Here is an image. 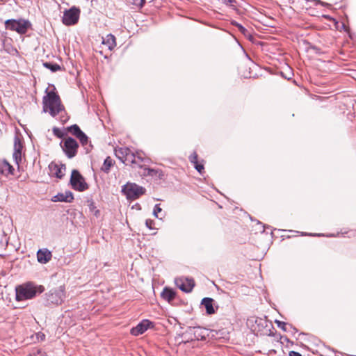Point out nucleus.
<instances>
[{"mask_svg":"<svg viewBox=\"0 0 356 356\" xmlns=\"http://www.w3.org/2000/svg\"><path fill=\"white\" fill-rule=\"evenodd\" d=\"M43 111L49 113L52 117L64 111V106L61 104L59 96L54 91L47 92L42 99Z\"/></svg>","mask_w":356,"mask_h":356,"instance_id":"f257e3e1","label":"nucleus"},{"mask_svg":"<svg viewBox=\"0 0 356 356\" xmlns=\"http://www.w3.org/2000/svg\"><path fill=\"white\" fill-rule=\"evenodd\" d=\"M44 289V288L42 285L35 286L32 283H27L16 289V299L18 301L31 299L37 293H42Z\"/></svg>","mask_w":356,"mask_h":356,"instance_id":"f03ea898","label":"nucleus"},{"mask_svg":"<svg viewBox=\"0 0 356 356\" xmlns=\"http://www.w3.org/2000/svg\"><path fill=\"white\" fill-rule=\"evenodd\" d=\"M65 298V287L60 286L49 290L44 294V300L47 305H61Z\"/></svg>","mask_w":356,"mask_h":356,"instance_id":"7ed1b4c3","label":"nucleus"},{"mask_svg":"<svg viewBox=\"0 0 356 356\" xmlns=\"http://www.w3.org/2000/svg\"><path fill=\"white\" fill-rule=\"evenodd\" d=\"M146 190L144 187L140 186L135 183H127L124 185L122 192L126 195L127 198L130 200H134L139 198L145 194Z\"/></svg>","mask_w":356,"mask_h":356,"instance_id":"20e7f679","label":"nucleus"},{"mask_svg":"<svg viewBox=\"0 0 356 356\" xmlns=\"http://www.w3.org/2000/svg\"><path fill=\"white\" fill-rule=\"evenodd\" d=\"M70 184L73 189L78 191H84L88 188L83 177L76 170H73L70 177Z\"/></svg>","mask_w":356,"mask_h":356,"instance_id":"39448f33","label":"nucleus"},{"mask_svg":"<svg viewBox=\"0 0 356 356\" xmlns=\"http://www.w3.org/2000/svg\"><path fill=\"white\" fill-rule=\"evenodd\" d=\"M61 147L69 159L74 157L77 153L79 144L75 139L68 137L60 143Z\"/></svg>","mask_w":356,"mask_h":356,"instance_id":"423d86ee","label":"nucleus"},{"mask_svg":"<svg viewBox=\"0 0 356 356\" xmlns=\"http://www.w3.org/2000/svg\"><path fill=\"white\" fill-rule=\"evenodd\" d=\"M80 13V9L75 6L65 10L62 19L63 23L67 26L76 24L79 21Z\"/></svg>","mask_w":356,"mask_h":356,"instance_id":"0eeeda50","label":"nucleus"},{"mask_svg":"<svg viewBox=\"0 0 356 356\" xmlns=\"http://www.w3.org/2000/svg\"><path fill=\"white\" fill-rule=\"evenodd\" d=\"M5 25L7 29L15 31L20 34H24L27 31L29 23L25 20L8 19Z\"/></svg>","mask_w":356,"mask_h":356,"instance_id":"6e6552de","label":"nucleus"},{"mask_svg":"<svg viewBox=\"0 0 356 356\" xmlns=\"http://www.w3.org/2000/svg\"><path fill=\"white\" fill-rule=\"evenodd\" d=\"M175 284L182 291L189 293L192 291L195 282L191 278L188 277H179L175 280Z\"/></svg>","mask_w":356,"mask_h":356,"instance_id":"1a4fd4ad","label":"nucleus"},{"mask_svg":"<svg viewBox=\"0 0 356 356\" xmlns=\"http://www.w3.org/2000/svg\"><path fill=\"white\" fill-rule=\"evenodd\" d=\"M23 147L24 146L22 139L18 136H16L14 139L13 158L17 165H19L22 161Z\"/></svg>","mask_w":356,"mask_h":356,"instance_id":"9d476101","label":"nucleus"},{"mask_svg":"<svg viewBox=\"0 0 356 356\" xmlns=\"http://www.w3.org/2000/svg\"><path fill=\"white\" fill-rule=\"evenodd\" d=\"M151 326H152V323L150 321L147 319L143 320L131 330V334L134 336H138L143 334Z\"/></svg>","mask_w":356,"mask_h":356,"instance_id":"9b49d317","label":"nucleus"},{"mask_svg":"<svg viewBox=\"0 0 356 356\" xmlns=\"http://www.w3.org/2000/svg\"><path fill=\"white\" fill-rule=\"evenodd\" d=\"M52 257V254L49 250L44 248L40 249L37 252L38 261L40 264L48 263Z\"/></svg>","mask_w":356,"mask_h":356,"instance_id":"f8f14e48","label":"nucleus"},{"mask_svg":"<svg viewBox=\"0 0 356 356\" xmlns=\"http://www.w3.org/2000/svg\"><path fill=\"white\" fill-rule=\"evenodd\" d=\"M49 169L52 175L57 178L61 179L65 175V166L51 163L49 165Z\"/></svg>","mask_w":356,"mask_h":356,"instance_id":"ddd939ff","label":"nucleus"},{"mask_svg":"<svg viewBox=\"0 0 356 356\" xmlns=\"http://www.w3.org/2000/svg\"><path fill=\"white\" fill-rule=\"evenodd\" d=\"M73 200L74 196L72 193L70 191L58 193L52 198V201L54 202H72Z\"/></svg>","mask_w":356,"mask_h":356,"instance_id":"4468645a","label":"nucleus"},{"mask_svg":"<svg viewBox=\"0 0 356 356\" xmlns=\"http://www.w3.org/2000/svg\"><path fill=\"white\" fill-rule=\"evenodd\" d=\"M122 152H124L125 154V158L123 161V163H136V159L142 161V159L139 155L136 156L134 152L131 151L130 149L127 147H124Z\"/></svg>","mask_w":356,"mask_h":356,"instance_id":"2eb2a0df","label":"nucleus"},{"mask_svg":"<svg viewBox=\"0 0 356 356\" xmlns=\"http://www.w3.org/2000/svg\"><path fill=\"white\" fill-rule=\"evenodd\" d=\"M213 302V300L211 298H204L202 300L201 305L205 308L208 314H213L216 312Z\"/></svg>","mask_w":356,"mask_h":356,"instance_id":"dca6fc26","label":"nucleus"},{"mask_svg":"<svg viewBox=\"0 0 356 356\" xmlns=\"http://www.w3.org/2000/svg\"><path fill=\"white\" fill-rule=\"evenodd\" d=\"M102 44L106 45L110 50H112L116 46L115 36L112 34H108L105 38H103Z\"/></svg>","mask_w":356,"mask_h":356,"instance_id":"f3484780","label":"nucleus"},{"mask_svg":"<svg viewBox=\"0 0 356 356\" xmlns=\"http://www.w3.org/2000/svg\"><path fill=\"white\" fill-rule=\"evenodd\" d=\"M161 297L165 300L170 302L175 298V292L172 289L165 287L161 293Z\"/></svg>","mask_w":356,"mask_h":356,"instance_id":"a211bd4d","label":"nucleus"},{"mask_svg":"<svg viewBox=\"0 0 356 356\" xmlns=\"http://www.w3.org/2000/svg\"><path fill=\"white\" fill-rule=\"evenodd\" d=\"M232 25L235 26L238 28V31L246 38H248L249 40L252 39V36L251 35L248 29H246L245 27H243L241 24H238L236 22H232Z\"/></svg>","mask_w":356,"mask_h":356,"instance_id":"6ab92c4d","label":"nucleus"},{"mask_svg":"<svg viewBox=\"0 0 356 356\" xmlns=\"http://www.w3.org/2000/svg\"><path fill=\"white\" fill-rule=\"evenodd\" d=\"M193 334L195 335V337L197 340H200V339L202 340V339H205L206 332H207L206 330L202 329L200 327H193Z\"/></svg>","mask_w":356,"mask_h":356,"instance_id":"aec40b11","label":"nucleus"},{"mask_svg":"<svg viewBox=\"0 0 356 356\" xmlns=\"http://www.w3.org/2000/svg\"><path fill=\"white\" fill-rule=\"evenodd\" d=\"M149 172L150 177L157 179H161L164 176L163 172L161 169L151 168Z\"/></svg>","mask_w":356,"mask_h":356,"instance_id":"412c9836","label":"nucleus"},{"mask_svg":"<svg viewBox=\"0 0 356 356\" xmlns=\"http://www.w3.org/2000/svg\"><path fill=\"white\" fill-rule=\"evenodd\" d=\"M113 165V160L111 157L108 156L104 162L102 170L105 172H108L111 167Z\"/></svg>","mask_w":356,"mask_h":356,"instance_id":"4be33fe9","label":"nucleus"},{"mask_svg":"<svg viewBox=\"0 0 356 356\" xmlns=\"http://www.w3.org/2000/svg\"><path fill=\"white\" fill-rule=\"evenodd\" d=\"M43 65L53 72H57L60 69V65L56 63L46 62L43 63Z\"/></svg>","mask_w":356,"mask_h":356,"instance_id":"5701e85b","label":"nucleus"},{"mask_svg":"<svg viewBox=\"0 0 356 356\" xmlns=\"http://www.w3.org/2000/svg\"><path fill=\"white\" fill-rule=\"evenodd\" d=\"M68 130L72 135H74L76 137H77V136H79V134H80L82 132L79 127L76 124L72 125L68 128Z\"/></svg>","mask_w":356,"mask_h":356,"instance_id":"b1692460","label":"nucleus"},{"mask_svg":"<svg viewBox=\"0 0 356 356\" xmlns=\"http://www.w3.org/2000/svg\"><path fill=\"white\" fill-rule=\"evenodd\" d=\"M76 138L79 140L82 145H86L88 143V138L83 131L79 134Z\"/></svg>","mask_w":356,"mask_h":356,"instance_id":"393cba45","label":"nucleus"},{"mask_svg":"<svg viewBox=\"0 0 356 356\" xmlns=\"http://www.w3.org/2000/svg\"><path fill=\"white\" fill-rule=\"evenodd\" d=\"M124 148H120L118 150H115V154L118 159H120L122 162L125 158V154L122 152Z\"/></svg>","mask_w":356,"mask_h":356,"instance_id":"a878e982","label":"nucleus"},{"mask_svg":"<svg viewBox=\"0 0 356 356\" xmlns=\"http://www.w3.org/2000/svg\"><path fill=\"white\" fill-rule=\"evenodd\" d=\"M162 211V209L160 207V204H157L154 206L153 214L155 217L159 218V213Z\"/></svg>","mask_w":356,"mask_h":356,"instance_id":"bb28decb","label":"nucleus"},{"mask_svg":"<svg viewBox=\"0 0 356 356\" xmlns=\"http://www.w3.org/2000/svg\"><path fill=\"white\" fill-rule=\"evenodd\" d=\"M190 161L193 163V165L196 164L197 162V154L196 152H193L190 156H189Z\"/></svg>","mask_w":356,"mask_h":356,"instance_id":"cd10ccee","label":"nucleus"},{"mask_svg":"<svg viewBox=\"0 0 356 356\" xmlns=\"http://www.w3.org/2000/svg\"><path fill=\"white\" fill-rule=\"evenodd\" d=\"M275 323L277 324L278 327L281 328L282 330H283L284 331L286 330V323L276 320Z\"/></svg>","mask_w":356,"mask_h":356,"instance_id":"c85d7f7f","label":"nucleus"},{"mask_svg":"<svg viewBox=\"0 0 356 356\" xmlns=\"http://www.w3.org/2000/svg\"><path fill=\"white\" fill-rule=\"evenodd\" d=\"M53 132L54 135L58 138H61L63 136V133L58 128L54 127L53 129Z\"/></svg>","mask_w":356,"mask_h":356,"instance_id":"c756f323","label":"nucleus"},{"mask_svg":"<svg viewBox=\"0 0 356 356\" xmlns=\"http://www.w3.org/2000/svg\"><path fill=\"white\" fill-rule=\"evenodd\" d=\"M195 168L201 174L204 170V165L197 163L194 165Z\"/></svg>","mask_w":356,"mask_h":356,"instance_id":"7c9ffc66","label":"nucleus"},{"mask_svg":"<svg viewBox=\"0 0 356 356\" xmlns=\"http://www.w3.org/2000/svg\"><path fill=\"white\" fill-rule=\"evenodd\" d=\"M36 337L38 341H44L45 339V334L42 332H38L36 334Z\"/></svg>","mask_w":356,"mask_h":356,"instance_id":"2f4dec72","label":"nucleus"},{"mask_svg":"<svg viewBox=\"0 0 356 356\" xmlns=\"http://www.w3.org/2000/svg\"><path fill=\"white\" fill-rule=\"evenodd\" d=\"M145 225L149 229H152V226L154 225V221L152 220H150V219H147L145 221Z\"/></svg>","mask_w":356,"mask_h":356,"instance_id":"473e14b6","label":"nucleus"},{"mask_svg":"<svg viewBox=\"0 0 356 356\" xmlns=\"http://www.w3.org/2000/svg\"><path fill=\"white\" fill-rule=\"evenodd\" d=\"M150 170H151V168H143V176H146V177L147 176L150 177V173H149L150 172H149Z\"/></svg>","mask_w":356,"mask_h":356,"instance_id":"72a5a7b5","label":"nucleus"},{"mask_svg":"<svg viewBox=\"0 0 356 356\" xmlns=\"http://www.w3.org/2000/svg\"><path fill=\"white\" fill-rule=\"evenodd\" d=\"M289 356H302L300 353L296 352V351H290L289 353Z\"/></svg>","mask_w":356,"mask_h":356,"instance_id":"f704fd0d","label":"nucleus"},{"mask_svg":"<svg viewBox=\"0 0 356 356\" xmlns=\"http://www.w3.org/2000/svg\"><path fill=\"white\" fill-rule=\"evenodd\" d=\"M5 165L8 168L9 172L13 174V170H14L13 166L10 165L8 163H6Z\"/></svg>","mask_w":356,"mask_h":356,"instance_id":"c9c22d12","label":"nucleus"},{"mask_svg":"<svg viewBox=\"0 0 356 356\" xmlns=\"http://www.w3.org/2000/svg\"><path fill=\"white\" fill-rule=\"evenodd\" d=\"M229 3H232L234 1V0H229Z\"/></svg>","mask_w":356,"mask_h":356,"instance_id":"e433bc0d","label":"nucleus"},{"mask_svg":"<svg viewBox=\"0 0 356 356\" xmlns=\"http://www.w3.org/2000/svg\"><path fill=\"white\" fill-rule=\"evenodd\" d=\"M302 235H308L307 233L302 234Z\"/></svg>","mask_w":356,"mask_h":356,"instance_id":"4c0bfd02","label":"nucleus"},{"mask_svg":"<svg viewBox=\"0 0 356 356\" xmlns=\"http://www.w3.org/2000/svg\"><path fill=\"white\" fill-rule=\"evenodd\" d=\"M141 1H142L143 3H144V2H145V0H141Z\"/></svg>","mask_w":356,"mask_h":356,"instance_id":"58836bf2","label":"nucleus"}]
</instances>
